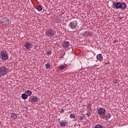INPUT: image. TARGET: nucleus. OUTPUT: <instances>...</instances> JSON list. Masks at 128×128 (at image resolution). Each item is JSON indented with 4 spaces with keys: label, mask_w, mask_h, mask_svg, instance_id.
<instances>
[{
    "label": "nucleus",
    "mask_w": 128,
    "mask_h": 128,
    "mask_svg": "<svg viewBox=\"0 0 128 128\" xmlns=\"http://www.w3.org/2000/svg\"><path fill=\"white\" fill-rule=\"evenodd\" d=\"M96 58L99 62H102V60H104V57H102V54H98L96 56Z\"/></svg>",
    "instance_id": "nucleus-13"
},
{
    "label": "nucleus",
    "mask_w": 128,
    "mask_h": 128,
    "mask_svg": "<svg viewBox=\"0 0 128 128\" xmlns=\"http://www.w3.org/2000/svg\"><path fill=\"white\" fill-rule=\"evenodd\" d=\"M30 100L32 102H36L38 100H40V98L36 97V96H34L31 98Z\"/></svg>",
    "instance_id": "nucleus-12"
},
{
    "label": "nucleus",
    "mask_w": 128,
    "mask_h": 128,
    "mask_svg": "<svg viewBox=\"0 0 128 128\" xmlns=\"http://www.w3.org/2000/svg\"><path fill=\"white\" fill-rule=\"evenodd\" d=\"M66 66H68V65L64 64L58 67V70H64V68H66Z\"/></svg>",
    "instance_id": "nucleus-17"
},
{
    "label": "nucleus",
    "mask_w": 128,
    "mask_h": 128,
    "mask_svg": "<svg viewBox=\"0 0 128 128\" xmlns=\"http://www.w3.org/2000/svg\"><path fill=\"white\" fill-rule=\"evenodd\" d=\"M69 26L72 30H76V28H78V22L76 20L72 21L69 24Z\"/></svg>",
    "instance_id": "nucleus-5"
},
{
    "label": "nucleus",
    "mask_w": 128,
    "mask_h": 128,
    "mask_svg": "<svg viewBox=\"0 0 128 128\" xmlns=\"http://www.w3.org/2000/svg\"><path fill=\"white\" fill-rule=\"evenodd\" d=\"M103 118L104 120H108V118H112V114L108 112L105 113Z\"/></svg>",
    "instance_id": "nucleus-9"
},
{
    "label": "nucleus",
    "mask_w": 128,
    "mask_h": 128,
    "mask_svg": "<svg viewBox=\"0 0 128 128\" xmlns=\"http://www.w3.org/2000/svg\"><path fill=\"white\" fill-rule=\"evenodd\" d=\"M46 68L48 69L50 68V63H48L47 64H46Z\"/></svg>",
    "instance_id": "nucleus-24"
},
{
    "label": "nucleus",
    "mask_w": 128,
    "mask_h": 128,
    "mask_svg": "<svg viewBox=\"0 0 128 128\" xmlns=\"http://www.w3.org/2000/svg\"><path fill=\"white\" fill-rule=\"evenodd\" d=\"M60 112H64V109H62L60 111Z\"/></svg>",
    "instance_id": "nucleus-27"
},
{
    "label": "nucleus",
    "mask_w": 128,
    "mask_h": 128,
    "mask_svg": "<svg viewBox=\"0 0 128 128\" xmlns=\"http://www.w3.org/2000/svg\"><path fill=\"white\" fill-rule=\"evenodd\" d=\"M70 42L68 41H64L62 43V46L64 48H70Z\"/></svg>",
    "instance_id": "nucleus-7"
},
{
    "label": "nucleus",
    "mask_w": 128,
    "mask_h": 128,
    "mask_svg": "<svg viewBox=\"0 0 128 128\" xmlns=\"http://www.w3.org/2000/svg\"><path fill=\"white\" fill-rule=\"evenodd\" d=\"M82 34V36H86V38H92V32L90 31H86Z\"/></svg>",
    "instance_id": "nucleus-6"
},
{
    "label": "nucleus",
    "mask_w": 128,
    "mask_h": 128,
    "mask_svg": "<svg viewBox=\"0 0 128 128\" xmlns=\"http://www.w3.org/2000/svg\"><path fill=\"white\" fill-rule=\"evenodd\" d=\"M0 58L3 60H8V52L6 50H2L0 52Z\"/></svg>",
    "instance_id": "nucleus-2"
},
{
    "label": "nucleus",
    "mask_w": 128,
    "mask_h": 128,
    "mask_svg": "<svg viewBox=\"0 0 128 128\" xmlns=\"http://www.w3.org/2000/svg\"><path fill=\"white\" fill-rule=\"evenodd\" d=\"M120 8L121 10H124L126 8V4L124 2H122L120 4Z\"/></svg>",
    "instance_id": "nucleus-11"
},
{
    "label": "nucleus",
    "mask_w": 128,
    "mask_h": 128,
    "mask_svg": "<svg viewBox=\"0 0 128 128\" xmlns=\"http://www.w3.org/2000/svg\"><path fill=\"white\" fill-rule=\"evenodd\" d=\"M66 124H68V122H66V120H64L60 121L59 123V124L60 126L64 128V126H66Z\"/></svg>",
    "instance_id": "nucleus-10"
},
{
    "label": "nucleus",
    "mask_w": 128,
    "mask_h": 128,
    "mask_svg": "<svg viewBox=\"0 0 128 128\" xmlns=\"http://www.w3.org/2000/svg\"><path fill=\"white\" fill-rule=\"evenodd\" d=\"M88 108L90 110H92V103L89 102L88 104Z\"/></svg>",
    "instance_id": "nucleus-21"
},
{
    "label": "nucleus",
    "mask_w": 128,
    "mask_h": 128,
    "mask_svg": "<svg viewBox=\"0 0 128 128\" xmlns=\"http://www.w3.org/2000/svg\"><path fill=\"white\" fill-rule=\"evenodd\" d=\"M3 20L4 24H5V26H8V24H10L9 20L7 18H4Z\"/></svg>",
    "instance_id": "nucleus-15"
},
{
    "label": "nucleus",
    "mask_w": 128,
    "mask_h": 128,
    "mask_svg": "<svg viewBox=\"0 0 128 128\" xmlns=\"http://www.w3.org/2000/svg\"><path fill=\"white\" fill-rule=\"evenodd\" d=\"M70 118H76V115L74 114H70Z\"/></svg>",
    "instance_id": "nucleus-22"
},
{
    "label": "nucleus",
    "mask_w": 128,
    "mask_h": 128,
    "mask_svg": "<svg viewBox=\"0 0 128 128\" xmlns=\"http://www.w3.org/2000/svg\"><path fill=\"white\" fill-rule=\"evenodd\" d=\"M86 116H90V112H88L86 114Z\"/></svg>",
    "instance_id": "nucleus-26"
},
{
    "label": "nucleus",
    "mask_w": 128,
    "mask_h": 128,
    "mask_svg": "<svg viewBox=\"0 0 128 128\" xmlns=\"http://www.w3.org/2000/svg\"><path fill=\"white\" fill-rule=\"evenodd\" d=\"M28 98V94H26V93H24L22 94V100H26Z\"/></svg>",
    "instance_id": "nucleus-16"
},
{
    "label": "nucleus",
    "mask_w": 128,
    "mask_h": 128,
    "mask_svg": "<svg viewBox=\"0 0 128 128\" xmlns=\"http://www.w3.org/2000/svg\"><path fill=\"white\" fill-rule=\"evenodd\" d=\"M35 8H36V10H38L39 12L42 10V6H36Z\"/></svg>",
    "instance_id": "nucleus-20"
},
{
    "label": "nucleus",
    "mask_w": 128,
    "mask_h": 128,
    "mask_svg": "<svg viewBox=\"0 0 128 128\" xmlns=\"http://www.w3.org/2000/svg\"><path fill=\"white\" fill-rule=\"evenodd\" d=\"M113 5L114 6V8L116 10L120 8V2H114Z\"/></svg>",
    "instance_id": "nucleus-8"
},
{
    "label": "nucleus",
    "mask_w": 128,
    "mask_h": 128,
    "mask_svg": "<svg viewBox=\"0 0 128 128\" xmlns=\"http://www.w3.org/2000/svg\"><path fill=\"white\" fill-rule=\"evenodd\" d=\"M10 72V70L8 68H6V66H0V78L6 74H8Z\"/></svg>",
    "instance_id": "nucleus-1"
},
{
    "label": "nucleus",
    "mask_w": 128,
    "mask_h": 128,
    "mask_svg": "<svg viewBox=\"0 0 128 128\" xmlns=\"http://www.w3.org/2000/svg\"><path fill=\"white\" fill-rule=\"evenodd\" d=\"M98 112L100 114H104V112H106V110L104 108H100L98 110Z\"/></svg>",
    "instance_id": "nucleus-14"
},
{
    "label": "nucleus",
    "mask_w": 128,
    "mask_h": 128,
    "mask_svg": "<svg viewBox=\"0 0 128 128\" xmlns=\"http://www.w3.org/2000/svg\"><path fill=\"white\" fill-rule=\"evenodd\" d=\"M25 94H27L28 96H32V91L28 90L25 92Z\"/></svg>",
    "instance_id": "nucleus-18"
},
{
    "label": "nucleus",
    "mask_w": 128,
    "mask_h": 128,
    "mask_svg": "<svg viewBox=\"0 0 128 128\" xmlns=\"http://www.w3.org/2000/svg\"><path fill=\"white\" fill-rule=\"evenodd\" d=\"M46 54L48 56H50V54H52V50L47 51Z\"/></svg>",
    "instance_id": "nucleus-25"
},
{
    "label": "nucleus",
    "mask_w": 128,
    "mask_h": 128,
    "mask_svg": "<svg viewBox=\"0 0 128 128\" xmlns=\"http://www.w3.org/2000/svg\"><path fill=\"white\" fill-rule=\"evenodd\" d=\"M56 32L54 29L48 28L47 31L46 32V35L47 38H54V36H56Z\"/></svg>",
    "instance_id": "nucleus-3"
},
{
    "label": "nucleus",
    "mask_w": 128,
    "mask_h": 128,
    "mask_svg": "<svg viewBox=\"0 0 128 128\" xmlns=\"http://www.w3.org/2000/svg\"><path fill=\"white\" fill-rule=\"evenodd\" d=\"M32 46H34V45L32 42H26L24 44V48H25L26 50H30L31 48H32Z\"/></svg>",
    "instance_id": "nucleus-4"
},
{
    "label": "nucleus",
    "mask_w": 128,
    "mask_h": 128,
    "mask_svg": "<svg viewBox=\"0 0 128 128\" xmlns=\"http://www.w3.org/2000/svg\"><path fill=\"white\" fill-rule=\"evenodd\" d=\"M94 128H102V126L101 124H98L95 126Z\"/></svg>",
    "instance_id": "nucleus-23"
},
{
    "label": "nucleus",
    "mask_w": 128,
    "mask_h": 128,
    "mask_svg": "<svg viewBox=\"0 0 128 128\" xmlns=\"http://www.w3.org/2000/svg\"><path fill=\"white\" fill-rule=\"evenodd\" d=\"M11 118L14 120H16V118H18V114H12L10 116Z\"/></svg>",
    "instance_id": "nucleus-19"
},
{
    "label": "nucleus",
    "mask_w": 128,
    "mask_h": 128,
    "mask_svg": "<svg viewBox=\"0 0 128 128\" xmlns=\"http://www.w3.org/2000/svg\"><path fill=\"white\" fill-rule=\"evenodd\" d=\"M113 82H114V84H116L118 83V80H115Z\"/></svg>",
    "instance_id": "nucleus-28"
}]
</instances>
